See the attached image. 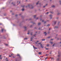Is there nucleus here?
<instances>
[{"instance_id":"f257e3e1","label":"nucleus","mask_w":61,"mask_h":61,"mask_svg":"<svg viewBox=\"0 0 61 61\" xmlns=\"http://www.w3.org/2000/svg\"><path fill=\"white\" fill-rule=\"evenodd\" d=\"M40 46H41V47L42 48H44V47L42 45V44H41Z\"/></svg>"},{"instance_id":"f03ea898","label":"nucleus","mask_w":61,"mask_h":61,"mask_svg":"<svg viewBox=\"0 0 61 61\" xmlns=\"http://www.w3.org/2000/svg\"><path fill=\"white\" fill-rule=\"evenodd\" d=\"M50 19H52V15H50Z\"/></svg>"},{"instance_id":"7ed1b4c3","label":"nucleus","mask_w":61,"mask_h":61,"mask_svg":"<svg viewBox=\"0 0 61 61\" xmlns=\"http://www.w3.org/2000/svg\"><path fill=\"white\" fill-rule=\"evenodd\" d=\"M33 47L34 49H37V48L36 47H35L34 46H33Z\"/></svg>"},{"instance_id":"20e7f679","label":"nucleus","mask_w":61,"mask_h":61,"mask_svg":"<svg viewBox=\"0 0 61 61\" xmlns=\"http://www.w3.org/2000/svg\"><path fill=\"white\" fill-rule=\"evenodd\" d=\"M58 28V27L57 26H55V28Z\"/></svg>"},{"instance_id":"39448f33","label":"nucleus","mask_w":61,"mask_h":61,"mask_svg":"<svg viewBox=\"0 0 61 61\" xmlns=\"http://www.w3.org/2000/svg\"><path fill=\"white\" fill-rule=\"evenodd\" d=\"M30 8H31V9H32V8H33V6H30Z\"/></svg>"},{"instance_id":"423d86ee","label":"nucleus","mask_w":61,"mask_h":61,"mask_svg":"<svg viewBox=\"0 0 61 61\" xmlns=\"http://www.w3.org/2000/svg\"><path fill=\"white\" fill-rule=\"evenodd\" d=\"M24 28L25 29V30H26V27L25 26L24 27Z\"/></svg>"},{"instance_id":"0eeeda50","label":"nucleus","mask_w":61,"mask_h":61,"mask_svg":"<svg viewBox=\"0 0 61 61\" xmlns=\"http://www.w3.org/2000/svg\"><path fill=\"white\" fill-rule=\"evenodd\" d=\"M47 5V4H46L45 6H43L44 8H45V7Z\"/></svg>"},{"instance_id":"6e6552de","label":"nucleus","mask_w":61,"mask_h":61,"mask_svg":"<svg viewBox=\"0 0 61 61\" xmlns=\"http://www.w3.org/2000/svg\"><path fill=\"white\" fill-rule=\"evenodd\" d=\"M44 34L45 35V36H46V32H44Z\"/></svg>"},{"instance_id":"1a4fd4ad","label":"nucleus","mask_w":61,"mask_h":61,"mask_svg":"<svg viewBox=\"0 0 61 61\" xmlns=\"http://www.w3.org/2000/svg\"><path fill=\"white\" fill-rule=\"evenodd\" d=\"M4 29H2L1 30V31L2 32H3V31H4Z\"/></svg>"},{"instance_id":"9d476101","label":"nucleus","mask_w":61,"mask_h":61,"mask_svg":"<svg viewBox=\"0 0 61 61\" xmlns=\"http://www.w3.org/2000/svg\"><path fill=\"white\" fill-rule=\"evenodd\" d=\"M31 23H33V24H36V23H34L33 22H31Z\"/></svg>"},{"instance_id":"9b49d317","label":"nucleus","mask_w":61,"mask_h":61,"mask_svg":"<svg viewBox=\"0 0 61 61\" xmlns=\"http://www.w3.org/2000/svg\"><path fill=\"white\" fill-rule=\"evenodd\" d=\"M41 24V23L40 22L39 23H38V25H40Z\"/></svg>"},{"instance_id":"f8f14e48","label":"nucleus","mask_w":61,"mask_h":61,"mask_svg":"<svg viewBox=\"0 0 61 61\" xmlns=\"http://www.w3.org/2000/svg\"><path fill=\"white\" fill-rule=\"evenodd\" d=\"M17 56H19L20 57V55L19 54H18L17 55Z\"/></svg>"},{"instance_id":"ddd939ff","label":"nucleus","mask_w":61,"mask_h":61,"mask_svg":"<svg viewBox=\"0 0 61 61\" xmlns=\"http://www.w3.org/2000/svg\"><path fill=\"white\" fill-rule=\"evenodd\" d=\"M27 38H25L24 39V40H27Z\"/></svg>"},{"instance_id":"4468645a","label":"nucleus","mask_w":61,"mask_h":61,"mask_svg":"<svg viewBox=\"0 0 61 61\" xmlns=\"http://www.w3.org/2000/svg\"><path fill=\"white\" fill-rule=\"evenodd\" d=\"M36 15H35L34 16V18H36Z\"/></svg>"},{"instance_id":"2eb2a0df","label":"nucleus","mask_w":61,"mask_h":61,"mask_svg":"<svg viewBox=\"0 0 61 61\" xmlns=\"http://www.w3.org/2000/svg\"><path fill=\"white\" fill-rule=\"evenodd\" d=\"M46 21H45L44 22V24H46Z\"/></svg>"},{"instance_id":"dca6fc26","label":"nucleus","mask_w":61,"mask_h":61,"mask_svg":"<svg viewBox=\"0 0 61 61\" xmlns=\"http://www.w3.org/2000/svg\"><path fill=\"white\" fill-rule=\"evenodd\" d=\"M38 54H39V55H40L41 54V52H39Z\"/></svg>"},{"instance_id":"f3484780","label":"nucleus","mask_w":61,"mask_h":61,"mask_svg":"<svg viewBox=\"0 0 61 61\" xmlns=\"http://www.w3.org/2000/svg\"><path fill=\"white\" fill-rule=\"evenodd\" d=\"M39 3V1H38L37 3H36V5H38V3Z\"/></svg>"},{"instance_id":"a211bd4d","label":"nucleus","mask_w":61,"mask_h":61,"mask_svg":"<svg viewBox=\"0 0 61 61\" xmlns=\"http://www.w3.org/2000/svg\"><path fill=\"white\" fill-rule=\"evenodd\" d=\"M45 39H42V41H45Z\"/></svg>"},{"instance_id":"6ab92c4d","label":"nucleus","mask_w":61,"mask_h":61,"mask_svg":"<svg viewBox=\"0 0 61 61\" xmlns=\"http://www.w3.org/2000/svg\"><path fill=\"white\" fill-rule=\"evenodd\" d=\"M51 13V14H53L54 13V12H53L51 11L50 12Z\"/></svg>"},{"instance_id":"aec40b11","label":"nucleus","mask_w":61,"mask_h":61,"mask_svg":"<svg viewBox=\"0 0 61 61\" xmlns=\"http://www.w3.org/2000/svg\"><path fill=\"white\" fill-rule=\"evenodd\" d=\"M59 2L60 4H61V0H60L59 1Z\"/></svg>"},{"instance_id":"412c9836","label":"nucleus","mask_w":61,"mask_h":61,"mask_svg":"<svg viewBox=\"0 0 61 61\" xmlns=\"http://www.w3.org/2000/svg\"><path fill=\"white\" fill-rule=\"evenodd\" d=\"M56 21H55L54 23V24H56Z\"/></svg>"},{"instance_id":"4be33fe9","label":"nucleus","mask_w":61,"mask_h":61,"mask_svg":"<svg viewBox=\"0 0 61 61\" xmlns=\"http://www.w3.org/2000/svg\"><path fill=\"white\" fill-rule=\"evenodd\" d=\"M50 24H48L47 25V26H50Z\"/></svg>"},{"instance_id":"5701e85b","label":"nucleus","mask_w":61,"mask_h":61,"mask_svg":"<svg viewBox=\"0 0 61 61\" xmlns=\"http://www.w3.org/2000/svg\"><path fill=\"white\" fill-rule=\"evenodd\" d=\"M5 46H8V45L7 44H5Z\"/></svg>"},{"instance_id":"b1692460","label":"nucleus","mask_w":61,"mask_h":61,"mask_svg":"<svg viewBox=\"0 0 61 61\" xmlns=\"http://www.w3.org/2000/svg\"><path fill=\"white\" fill-rule=\"evenodd\" d=\"M50 43H51V44H52L53 43V42H50Z\"/></svg>"},{"instance_id":"393cba45","label":"nucleus","mask_w":61,"mask_h":61,"mask_svg":"<svg viewBox=\"0 0 61 61\" xmlns=\"http://www.w3.org/2000/svg\"><path fill=\"white\" fill-rule=\"evenodd\" d=\"M52 7H55V6L54 5H53L52 6Z\"/></svg>"},{"instance_id":"a878e982","label":"nucleus","mask_w":61,"mask_h":61,"mask_svg":"<svg viewBox=\"0 0 61 61\" xmlns=\"http://www.w3.org/2000/svg\"><path fill=\"white\" fill-rule=\"evenodd\" d=\"M49 46V44H47V45L46 46Z\"/></svg>"},{"instance_id":"bb28decb","label":"nucleus","mask_w":61,"mask_h":61,"mask_svg":"<svg viewBox=\"0 0 61 61\" xmlns=\"http://www.w3.org/2000/svg\"><path fill=\"white\" fill-rule=\"evenodd\" d=\"M59 14H60V13H57V15H59Z\"/></svg>"},{"instance_id":"cd10ccee","label":"nucleus","mask_w":61,"mask_h":61,"mask_svg":"<svg viewBox=\"0 0 61 61\" xmlns=\"http://www.w3.org/2000/svg\"><path fill=\"white\" fill-rule=\"evenodd\" d=\"M2 59V58L1 57H0V59Z\"/></svg>"},{"instance_id":"c85d7f7f","label":"nucleus","mask_w":61,"mask_h":61,"mask_svg":"<svg viewBox=\"0 0 61 61\" xmlns=\"http://www.w3.org/2000/svg\"><path fill=\"white\" fill-rule=\"evenodd\" d=\"M22 11H23L24 10V9H22Z\"/></svg>"},{"instance_id":"c756f323","label":"nucleus","mask_w":61,"mask_h":61,"mask_svg":"<svg viewBox=\"0 0 61 61\" xmlns=\"http://www.w3.org/2000/svg\"><path fill=\"white\" fill-rule=\"evenodd\" d=\"M45 21H44V20H43L42 21V22H44Z\"/></svg>"},{"instance_id":"7c9ffc66","label":"nucleus","mask_w":61,"mask_h":61,"mask_svg":"<svg viewBox=\"0 0 61 61\" xmlns=\"http://www.w3.org/2000/svg\"><path fill=\"white\" fill-rule=\"evenodd\" d=\"M33 34V33H30V35H32V34Z\"/></svg>"},{"instance_id":"2f4dec72","label":"nucleus","mask_w":61,"mask_h":61,"mask_svg":"<svg viewBox=\"0 0 61 61\" xmlns=\"http://www.w3.org/2000/svg\"><path fill=\"white\" fill-rule=\"evenodd\" d=\"M22 6L23 7H25V6H24V5Z\"/></svg>"},{"instance_id":"473e14b6","label":"nucleus","mask_w":61,"mask_h":61,"mask_svg":"<svg viewBox=\"0 0 61 61\" xmlns=\"http://www.w3.org/2000/svg\"><path fill=\"white\" fill-rule=\"evenodd\" d=\"M36 35V34H34V36H35Z\"/></svg>"},{"instance_id":"72a5a7b5","label":"nucleus","mask_w":61,"mask_h":61,"mask_svg":"<svg viewBox=\"0 0 61 61\" xmlns=\"http://www.w3.org/2000/svg\"><path fill=\"white\" fill-rule=\"evenodd\" d=\"M55 45V44H54V45H53L52 46H54Z\"/></svg>"},{"instance_id":"f704fd0d","label":"nucleus","mask_w":61,"mask_h":61,"mask_svg":"<svg viewBox=\"0 0 61 61\" xmlns=\"http://www.w3.org/2000/svg\"><path fill=\"white\" fill-rule=\"evenodd\" d=\"M50 37H48L47 38H50Z\"/></svg>"},{"instance_id":"c9c22d12","label":"nucleus","mask_w":61,"mask_h":61,"mask_svg":"<svg viewBox=\"0 0 61 61\" xmlns=\"http://www.w3.org/2000/svg\"><path fill=\"white\" fill-rule=\"evenodd\" d=\"M32 26H33V25H31L30 26V27H32Z\"/></svg>"},{"instance_id":"e433bc0d","label":"nucleus","mask_w":61,"mask_h":61,"mask_svg":"<svg viewBox=\"0 0 61 61\" xmlns=\"http://www.w3.org/2000/svg\"><path fill=\"white\" fill-rule=\"evenodd\" d=\"M38 19V17L37 18H36V19H37H37Z\"/></svg>"},{"instance_id":"4c0bfd02","label":"nucleus","mask_w":61,"mask_h":61,"mask_svg":"<svg viewBox=\"0 0 61 61\" xmlns=\"http://www.w3.org/2000/svg\"><path fill=\"white\" fill-rule=\"evenodd\" d=\"M60 21H59L58 22V24H59V23H60Z\"/></svg>"},{"instance_id":"58836bf2","label":"nucleus","mask_w":61,"mask_h":61,"mask_svg":"<svg viewBox=\"0 0 61 61\" xmlns=\"http://www.w3.org/2000/svg\"><path fill=\"white\" fill-rule=\"evenodd\" d=\"M59 58H58L57 59V60H59Z\"/></svg>"},{"instance_id":"ea45409f","label":"nucleus","mask_w":61,"mask_h":61,"mask_svg":"<svg viewBox=\"0 0 61 61\" xmlns=\"http://www.w3.org/2000/svg\"><path fill=\"white\" fill-rule=\"evenodd\" d=\"M18 15H15L16 16H17Z\"/></svg>"},{"instance_id":"a19ab883","label":"nucleus","mask_w":61,"mask_h":61,"mask_svg":"<svg viewBox=\"0 0 61 61\" xmlns=\"http://www.w3.org/2000/svg\"><path fill=\"white\" fill-rule=\"evenodd\" d=\"M38 44H41V43H39Z\"/></svg>"},{"instance_id":"79ce46f5","label":"nucleus","mask_w":61,"mask_h":61,"mask_svg":"<svg viewBox=\"0 0 61 61\" xmlns=\"http://www.w3.org/2000/svg\"><path fill=\"white\" fill-rule=\"evenodd\" d=\"M30 39H33V38L32 37Z\"/></svg>"},{"instance_id":"37998d69","label":"nucleus","mask_w":61,"mask_h":61,"mask_svg":"<svg viewBox=\"0 0 61 61\" xmlns=\"http://www.w3.org/2000/svg\"><path fill=\"white\" fill-rule=\"evenodd\" d=\"M48 13H49V12H47V13H46V14H48Z\"/></svg>"},{"instance_id":"c03bdc74","label":"nucleus","mask_w":61,"mask_h":61,"mask_svg":"<svg viewBox=\"0 0 61 61\" xmlns=\"http://www.w3.org/2000/svg\"><path fill=\"white\" fill-rule=\"evenodd\" d=\"M48 49V48H46V50H47V49Z\"/></svg>"},{"instance_id":"a18cd8bd","label":"nucleus","mask_w":61,"mask_h":61,"mask_svg":"<svg viewBox=\"0 0 61 61\" xmlns=\"http://www.w3.org/2000/svg\"><path fill=\"white\" fill-rule=\"evenodd\" d=\"M48 56V55H47V54L46 55V56Z\"/></svg>"},{"instance_id":"49530a36","label":"nucleus","mask_w":61,"mask_h":61,"mask_svg":"<svg viewBox=\"0 0 61 61\" xmlns=\"http://www.w3.org/2000/svg\"><path fill=\"white\" fill-rule=\"evenodd\" d=\"M60 44H61V42H60Z\"/></svg>"},{"instance_id":"de8ad7c7","label":"nucleus","mask_w":61,"mask_h":61,"mask_svg":"<svg viewBox=\"0 0 61 61\" xmlns=\"http://www.w3.org/2000/svg\"><path fill=\"white\" fill-rule=\"evenodd\" d=\"M58 17H57L56 18V19H58Z\"/></svg>"},{"instance_id":"09e8293b","label":"nucleus","mask_w":61,"mask_h":61,"mask_svg":"<svg viewBox=\"0 0 61 61\" xmlns=\"http://www.w3.org/2000/svg\"><path fill=\"white\" fill-rule=\"evenodd\" d=\"M40 20H42V19H41V18L40 19Z\"/></svg>"},{"instance_id":"8fccbe9b","label":"nucleus","mask_w":61,"mask_h":61,"mask_svg":"<svg viewBox=\"0 0 61 61\" xmlns=\"http://www.w3.org/2000/svg\"><path fill=\"white\" fill-rule=\"evenodd\" d=\"M9 57H11V56H9Z\"/></svg>"},{"instance_id":"3c124183","label":"nucleus","mask_w":61,"mask_h":61,"mask_svg":"<svg viewBox=\"0 0 61 61\" xmlns=\"http://www.w3.org/2000/svg\"><path fill=\"white\" fill-rule=\"evenodd\" d=\"M58 56V57H59V56H60V55H59Z\"/></svg>"},{"instance_id":"603ef678","label":"nucleus","mask_w":61,"mask_h":61,"mask_svg":"<svg viewBox=\"0 0 61 61\" xmlns=\"http://www.w3.org/2000/svg\"><path fill=\"white\" fill-rule=\"evenodd\" d=\"M27 34H28V35H29V33H28Z\"/></svg>"},{"instance_id":"864d4df0","label":"nucleus","mask_w":61,"mask_h":61,"mask_svg":"<svg viewBox=\"0 0 61 61\" xmlns=\"http://www.w3.org/2000/svg\"><path fill=\"white\" fill-rule=\"evenodd\" d=\"M50 28H49V30H50Z\"/></svg>"},{"instance_id":"5fc2aeb1","label":"nucleus","mask_w":61,"mask_h":61,"mask_svg":"<svg viewBox=\"0 0 61 61\" xmlns=\"http://www.w3.org/2000/svg\"><path fill=\"white\" fill-rule=\"evenodd\" d=\"M39 42V41H37V42Z\"/></svg>"},{"instance_id":"6e6d98bb","label":"nucleus","mask_w":61,"mask_h":61,"mask_svg":"<svg viewBox=\"0 0 61 61\" xmlns=\"http://www.w3.org/2000/svg\"><path fill=\"white\" fill-rule=\"evenodd\" d=\"M46 59H47V58H46L45 59L46 60Z\"/></svg>"},{"instance_id":"4d7b16f0","label":"nucleus","mask_w":61,"mask_h":61,"mask_svg":"<svg viewBox=\"0 0 61 61\" xmlns=\"http://www.w3.org/2000/svg\"><path fill=\"white\" fill-rule=\"evenodd\" d=\"M1 56H2V55H0V57H1Z\"/></svg>"},{"instance_id":"13d9d810","label":"nucleus","mask_w":61,"mask_h":61,"mask_svg":"<svg viewBox=\"0 0 61 61\" xmlns=\"http://www.w3.org/2000/svg\"><path fill=\"white\" fill-rule=\"evenodd\" d=\"M32 41V40H30V41Z\"/></svg>"},{"instance_id":"bf43d9fd","label":"nucleus","mask_w":61,"mask_h":61,"mask_svg":"<svg viewBox=\"0 0 61 61\" xmlns=\"http://www.w3.org/2000/svg\"><path fill=\"white\" fill-rule=\"evenodd\" d=\"M51 40H53V39H51Z\"/></svg>"},{"instance_id":"052dcab7","label":"nucleus","mask_w":61,"mask_h":61,"mask_svg":"<svg viewBox=\"0 0 61 61\" xmlns=\"http://www.w3.org/2000/svg\"><path fill=\"white\" fill-rule=\"evenodd\" d=\"M12 55H13V54H11V56H12Z\"/></svg>"},{"instance_id":"680f3d73","label":"nucleus","mask_w":61,"mask_h":61,"mask_svg":"<svg viewBox=\"0 0 61 61\" xmlns=\"http://www.w3.org/2000/svg\"><path fill=\"white\" fill-rule=\"evenodd\" d=\"M20 1H19V3L20 4Z\"/></svg>"},{"instance_id":"e2e57ef3","label":"nucleus","mask_w":61,"mask_h":61,"mask_svg":"<svg viewBox=\"0 0 61 61\" xmlns=\"http://www.w3.org/2000/svg\"><path fill=\"white\" fill-rule=\"evenodd\" d=\"M7 58H6V60H7Z\"/></svg>"},{"instance_id":"0e129e2a","label":"nucleus","mask_w":61,"mask_h":61,"mask_svg":"<svg viewBox=\"0 0 61 61\" xmlns=\"http://www.w3.org/2000/svg\"><path fill=\"white\" fill-rule=\"evenodd\" d=\"M50 54H51V53H50Z\"/></svg>"},{"instance_id":"69168bd1","label":"nucleus","mask_w":61,"mask_h":61,"mask_svg":"<svg viewBox=\"0 0 61 61\" xmlns=\"http://www.w3.org/2000/svg\"><path fill=\"white\" fill-rule=\"evenodd\" d=\"M19 15H21V14H19Z\"/></svg>"},{"instance_id":"338daca9","label":"nucleus","mask_w":61,"mask_h":61,"mask_svg":"<svg viewBox=\"0 0 61 61\" xmlns=\"http://www.w3.org/2000/svg\"><path fill=\"white\" fill-rule=\"evenodd\" d=\"M52 59H53V58H52Z\"/></svg>"},{"instance_id":"774afa93","label":"nucleus","mask_w":61,"mask_h":61,"mask_svg":"<svg viewBox=\"0 0 61 61\" xmlns=\"http://www.w3.org/2000/svg\"><path fill=\"white\" fill-rule=\"evenodd\" d=\"M36 33H37V32H36Z\"/></svg>"}]
</instances>
